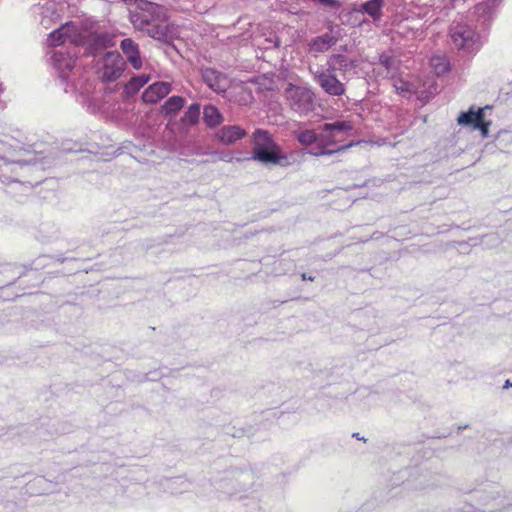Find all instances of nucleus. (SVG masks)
<instances>
[{"label":"nucleus","instance_id":"obj_1","mask_svg":"<svg viewBox=\"0 0 512 512\" xmlns=\"http://www.w3.org/2000/svg\"><path fill=\"white\" fill-rule=\"evenodd\" d=\"M144 5L140 7V11L131 13L130 21L133 26L159 42L170 43L172 32L167 24L166 9L155 3H144Z\"/></svg>","mask_w":512,"mask_h":512},{"label":"nucleus","instance_id":"obj_2","mask_svg":"<svg viewBox=\"0 0 512 512\" xmlns=\"http://www.w3.org/2000/svg\"><path fill=\"white\" fill-rule=\"evenodd\" d=\"M352 129L351 122L346 120H337L320 125L317 129V145L309 148L308 153L319 157L345 152L348 148L358 144V142L352 141L348 144L340 145Z\"/></svg>","mask_w":512,"mask_h":512},{"label":"nucleus","instance_id":"obj_3","mask_svg":"<svg viewBox=\"0 0 512 512\" xmlns=\"http://www.w3.org/2000/svg\"><path fill=\"white\" fill-rule=\"evenodd\" d=\"M253 152L251 159L263 164L286 165L287 156L274 141L271 134L264 129H256L252 135Z\"/></svg>","mask_w":512,"mask_h":512},{"label":"nucleus","instance_id":"obj_4","mask_svg":"<svg viewBox=\"0 0 512 512\" xmlns=\"http://www.w3.org/2000/svg\"><path fill=\"white\" fill-rule=\"evenodd\" d=\"M453 46L464 55H475L482 47L480 34L468 22H455L450 27Z\"/></svg>","mask_w":512,"mask_h":512},{"label":"nucleus","instance_id":"obj_5","mask_svg":"<svg viewBox=\"0 0 512 512\" xmlns=\"http://www.w3.org/2000/svg\"><path fill=\"white\" fill-rule=\"evenodd\" d=\"M284 97L289 108L299 116H308L316 110V95L308 86L288 83Z\"/></svg>","mask_w":512,"mask_h":512},{"label":"nucleus","instance_id":"obj_6","mask_svg":"<svg viewBox=\"0 0 512 512\" xmlns=\"http://www.w3.org/2000/svg\"><path fill=\"white\" fill-rule=\"evenodd\" d=\"M315 83L329 96L341 97L346 93V84L338 79L329 67L313 73Z\"/></svg>","mask_w":512,"mask_h":512},{"label":"nucleus","instance_id":"obj_7","mask_svg":"<svg viewBox=\"0 0 512 512\" xmlns=\"http://www.w3.org/2000/svg\"><path fill=\"white\" fill-rule=\"evenodd\" d=\"M126 68V61L118 51L106 52L99 72L103 82H113L121 77Z\"/></svg>","mask_w":512,"mask_h":512},{"label":"nucleus","instance_id":"obj_8","mask_svg":"<svg viewBox=\"0 0 512 512\" xmlns=\"http://www.w3.org/2000/svg\"><path fill=\"white\" fill-rule=\"evenodd\" d=\"M487 109H490V107L476 109L471 106L467 111L460 113L457 118L458 125L472 127L474 130H479L483 137H487L490 126V122L485 121V110Z\"/></svg>","mask_w":512,"mask_h":512},{"label":"nucleus","instance_id":"obj_9","mask_svg":"<svg viewBox=\"0 0 512 512\" xmlns=\"http://www.w3.org/2000/svg\"><path fill=\"white\" fill-rule=\"evenodd\" d=\"M72 48L73 52H63L62 50H58L54 52L52 56L53 66L57 70L62 83L65 85H68L69 83L74 85L70 79V73L72 72L76 63V46L73 45Z\"/></svg>","mask_w":512,"mask_h":512},{"label":"nucleus","instance_id":"obj_10","mask_svg":"<svg viewBox=\"0 0 512 512\" xmlns=\"http://www.w3.org/2000/svg\"><path fill=\"white\" fill-rule=\"evenodd\" d=\"M116 34L107 31L90 33L84 40L87 54L97 56L105 49L116 45Z\"/></svg>","mask_w":512,"mask_h":512},{"label":"nucleus","instance_id":"obj_11","mask_svg":"<svg viewBox=\"0 0 512 512\" xmlns=\"http://www.w3.org/2000/svg\"><path fill=\"white\" fill-rule=\"evenodd\" d=\"M340 37V28L337 25H330L328 32L314 37L310 40L308 46L310 52L323 53L334 46Z\"/></svg>","mask_w":512,"mask_h":512},{"label":"nucleus","instance_id":"obj_12","mask_svg":"<svg viewBox=\"0 0 512 512\" xmlns=\"http://www.w3.org/2000/svg\"><path fill=\"white\" fill-rule=\"evenodd\" d=\"M204 83L214 92L220 94L227 91L229 80L226 74L213 68H205L201 71Z\"/></svg>","mask_w":512,"mask_h":512},{"label":"nucleus","instance_id":"obj_13","mask_svg":"<svg viewBox=\"0 0 512 512\" xmlns=\"http://www.w3.org/2000/svg\"><path fill=\"white\" fill-rule=\"evenodd\" d=\"M358 66L359 61L357 59L350 58L341 53L332 54L327 60V67H329L335 73H342L344 76L346 73L352 69H356Z\"/></svg>","mask_w":512,"mask_h":512},{"label":"nucleus","instance_id":"obj_14","mask_svg":"<svg viewBox=\"0 0 512 512\" xmlns=\"http://www.w3.org/2000/svg\"><path fill=\"white\" fill-rule=\"evenodd\" d=\"M120 49L126 57L127 62L136 69L143 67V60L140 55L139 45L131 38H125L120 42Z\"/></svg>","mask_w":512,"mask_h":512},{"label":"nucleus","instance_id":"obj_15","mask_svg":"<svg viewBox=\"0 0 512 512\" xmlns=\"http://www.w3.org/2000/svg\"><path fill=\"white\" fill-rule=\"evenodd\" d=\"M171 91V85L167 82H156L151 84L142 94L143 102L147 104L157 103L166 97Z\"/></svg>","mask_w":512,"mask_h":512},{"label":"nucleus","instance_id":"obj_16","mask_svg":"<svg viewBox=\"0 0 512 512\" xmlns=\"http://www.w3.org/2000/svg\"><path fill=\"white\" fill-rule=\"evenodd\" d=\"M245 136V129L238 125L223 126L216 133V138L224 145H231Z\"/></svg>","mask_w":512,"mask_h":512},{"label":"nucleus","instance_id":"obj_17","mask_svg":"<svg viewBox=\"0 0 512 512\" xmlns=\"http://www.w3.org/2000/svg\"><path fill=\"white\" fill-rule=\"evenodd\" d=\"M501 1L502 0H486L479 3L474 7L473 15L476 17L477 21L485 24L491 20L495 9Z\"/></svg>","mask_w":512,"mask_h":512},{"label":"nucleus","instance_id":"obj_18","mask_svg":"<svg viewBox=\"0 0 512 512\" xmlns=\"http://www.w3.org/2000/svg\"><path fill=\"white\" fill-rule=\"evenodd\" d=\"M68 39H70L69 25L65 24L51 32L48 36L47 41L50 46L55 47L65 44Z\"/></svg>","mask_w":512,"mask_h":512},{"label":"nucleus","instance_id":"obj_19","mask_svg":"<svg viewBox=\"0 0 512 512\" xmlns=\"http://www.w3.org/2000/svg\"><path fill=\"white\" fill-rule=\"evenodd\" d=\"M203 119L208 127L214 128L222 122L223 117L215 106L206 105L203 111Z\"/></svg>","mask_w":512,"mask_h":512},{"label":"nucleus","instance_id":"obj_20","mask_svg":"<svg viewBox=\"0 0 512 512\" xmlns=\"http://www.w3.org/2000/svg\"><path fill=\"white\" fill-rule=\"evenodd\" d=\"M384 0H369L362 4V11L368 14L373 20H380L382 17V7Z\"/></svg>","mask_w":512,"mask_h":512},{"label":"nucleus","instance_id":"obj_21","mask_svg":"<svg viewBox=\"0 0 512 512\" xmlns=\"http://www.w3.org/2000/svg\"><path fill=\"white\" fill-rule=\"evenodd\" d=\"M295 138L297 141L304 146L312 147L317 145L318 137L317 130L312 129H301L295 131Z\"/></svg>","mask_w":512,"mask_h":512},{"label":"nucleus","instance_id":"obj_22","mask_svg":"<svg viewBox=\"0 0 512 512\" xmlns=\"http://www.w3.org/2000/svg\"><path fill=\"white\" fill-rule=\"evenodd\" d=\"M185 104V100L181 96H172L168 98L165 103L161 107V112L164 115H173L176 114L179 110L183 108Z\"/></svg>","mask_w":512,"mask_h":512},{"label":"nucleus","instance_id":"obj_23","mask_svg":"<svg viewBox=\"0 0 512 512\" xmlns=\"http://www.w3.org/2000/svg\"><path fill=\"white\" fill-rule=\"evenodd\" d=\"M393 87L397 94L405 98H410L413 94L416 93L415 85L403 79H395L393 82Z\"/></svg>","mask_w":512,"mask_h":512},{"label":"nucleus","instance_id":"obj_24","mask_svg":"<svg viewBox=\"0 0 512 512\" xmlns=\"http://www.w3.org/2000/svg\"><path fill=\"white\" fill-rule=\"evenodd\" d=\"M150 77L146 74L134 76L125 86V91L129 95L136 94L146 83Z\"/></svg>","mask_w":512,"mask_h":512},{"label":"nucleus","instance_id":"obj_25","mask_svg":"<svg viewBox=\"0 0 512 512\" xmlns=\"http://www.w3.org/2000/svg\"><path fill=\"white\" fill-rule=\"evenodd\" d=\"M379 63L387 70V74L392 77L398 70V61L387 53H382L380 55Z\"/></svg>","mask_w":512,"mask_h":512},{"label":"nucleus","instance_id":"obj_26","mask_svg":"<svg viewBox=\"0 0 512 512\" xmlns=\"http://www.w3.org/2000/svg\"><path fill=\"white\" fill-rule=\"evenodd\" d=\"M200 117V104H191L185 112L182 120L188 124H196Z\"/></svg>","mask_w":512,"mask_h":512},{"label":"nucleus","instance_id":"obj_27","mask_svg":"<svg viewBox=\"0 0 512 512\" xmlns=\"http://www.w3.org/2000/svg\"><path fill=\"white\" fill-rule=\"evenodd\" d=\"M13 149L11 146H6L3 141H0V159L5 162H16L21 165L29 164L28 161H14L12 159Z\"/></svg>","mask_w":512,"mask_h":512},{"label":"nucleus","instance_id":"obj_28","mask_svg":"<svg viewBox=\"0 0 512 512\" xmlns=\"http://www.w3.org/2000/svg\"><path fill=\"white\" fill-rule=\"evenodd\" d=\"M315 5H320L325 8L337 10L341 7L339 0H311Z\"/></svg>","mask_w":512,"mask_h":512},{"label":"nucleus","instance_id":"obj_29","mask_svg":"<svg viewBox=\"0 0 512 512\" xmlns=\"http://www.w3.org/2000/svg\"><path fill=\"white\" fill-rule=\"evenodd\" d=\"M250 478H251V473L249 471H242V472L239 473V476H238V479L240 480V482L243 485H245V481L250 479ZM244 489H245L244 486H241L238 489H236L235 491H233V493L243 491ZM228 493L232 494L231 491H228Z\"/></svg>","mask_w":512,"mask_h":512},{"label":"nucleus","instance_id":"obj_30","mask_svg":"<svg viewBox=\"0 0 512 512\" xmlns=\"http://www.w3.org/2000/svg\"><path fill=\"white\" fill-rule=\"evenodd\" d=\"M440 60H441L440 58H433L432 62H433V65L436 67L437 73H444L448 70L447 65L443 64L441 67H438V65L435 64V61H440Z\"/></svg>","mask_w":512,"mask_h":512},{"label":"nucleus","instance_id":"obj_31","mask_svg":"<svg viewBox=\"0 0 512 512\" xmlns=\"http://www.w3.org/2000/svg\"><path fill=\"white\" fill-rule=\"evenodd\" d=\"M301 278H302L303 280H309V281H314V279H315V277H313V276H308L306 273H303V274L301 275Z\"/></svg>","mask_w":512,"mask_h":512},{"label":"nucleus","instance_id":"obj_32","mask_svg":"<svg viewBox=\"0 0 512 512\" xmlns=\"http://www.w3.org/2000/svg\"><path fill=\"white\" fill-rule=\"evenodd\" d=\"M508 387H512V382H510V380H506L503 388H508Z\"/></svg>","mask_w":512,"mask_h":512},{"label":"nucleus","instance_id":"obj_33","mask_svg":"<svg viewBox=\"0 0 512 512\" xmlns=\"http://www.w3.org/2000/svg\"><path fill=\"white\" fill-rule=\"evenodd\" d=\"M353 437L357 438L358 440L366 441V439H365V438L360 437L359 433H354V434H353Z\"/></svg>","mask_w":512,"mask_h":512},{"label":"nucleus","instance_id":"obj_34","mask_svg":"<svg viewBox=\"0 0 512 512\" xmlns=\"http://www.w3.org/2000/svg\"><path fill=\"white\" fill-rule=\"evenodd\" d=\"M340 49H341L342 51H347V45L341 46V47H340Z\"/></svg>","mask_w":512,"mask_h":512},{"label":"nucleus","instance_id":"obj_35","mask_svg":"<svg viewBox=\"0 0 512 512\" xmlns=\"http://www.w3.org/2000/svg\"><path fill=\"white\" fill-rule=\"evenodd\" d=\"M467 427H468L467 425H466V426H464V428H467ZM461 429H463V427H461V426H460V427H458V430H461Z\"/></svg>","mask_w":512,"mask_h":512},{"label":"nucleus","instance_id":"obj_36","mask_svg":"<svg viewBox=\"0 0 512 512\" xmlns=\"http://www.w3.org/2000/svg\"><path fill=\"white\" fill-rule=\"evenodd\" d=\"M2 91H3V88H2V85H0V92H2Z\"/></svg>","mask_w":512,"mask_h":512}]
</instances>
